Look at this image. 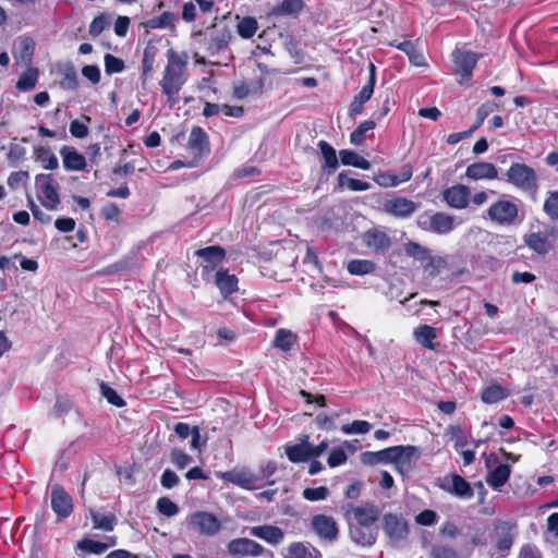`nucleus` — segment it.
Instances as JSON below:
<instances>
[{
	"label": "nucleus",
	"instance_id": "f257e3e1",
	"mask_svg": "<svg viewBox=\"0 0 558 558\" xmlns=\"http://www.w3.org/2000/svg\"><path fill=\"white\" fill-rule=\"evenodd\" d=\"M168 63L163 71V77L160 82L162 93L167 97V101L171 107L180 100V90L186 78L184 77V69L187 64V54L177 53L173 49L167 52Z\"/></svg>",
	"mask_w": 558,
	"mask_h": 558
},
{
	"label": "nucleus",
	"instance_id": "f03ea898",
	"mask_svg": "<svg viewBox=\"0 0 558 558\" xmlns=\"http://www.w3.org/2000/svg\"><path fill=\"white\" fill-rule=\"evenodd\" d=\"M194 36L202 37L201 45L209 56L226 51L232 39V32L228 26H214L205 32H197Z\"/></svg>",
	"mask_w": 558,
	"mask_h": 558
},
{
	"label": "nucleus",
	"instance_id": "7ed1b4c3",
	"mask_svg": "<svg viewBox=\"0 0 558 558\" xmlns=\"http://www.w3.org/2000/svg\"><path fill=\"white\" fill-rule=\"evenodd\" d=\"M420 229L437 234H447L456 227L454 217L445 213L420 215L416 219Z\"/></svg>",
	"mask_w": 558,
	"mask_h": 558
},
{
	"label": "nucleus",
	"instance_id": "20e7f679",
	"mask_svg": "<svg viewBox=\"0 0 558 558\" xmlns=\"http://www.w3.org/2000/svg\"><path fill=\"white\" fill-rule=\"evenodd\" d=\"M507 181L523 191L537 189V175L535 170L525 163H512L508 169Z\"/></svg>",
	"mask_w": 558,
	"mask_h": 558
},
{
	"label": "nucleus",
	"instance_id": "39448f33",
	"mask_svg": "<svg viewBox=\"0 0 558 558\" xmlns=\"http://www.w3.org/2000/svg\"><path fill=\"white\" fill-rule=\"evenodd\" d=\"M37 192L40 194L41 205L48 210H56L60 205V197L57 190V183L52 174L40 173L35 178Z\"/></svg>",
	"mask_w": 558,
	"mask_h": 558
},
{
	"label": "nucleus",
	"instance_id": "423d86ee",
	"mask_svg": "<svg viewBox=\"0 0 558 558\" xmlns=\"http://www.w3.org/2000/svg\"><path fill=\"white\" fill-rule=\"evenodd\" d=\"M379 509L372 502H365L361 506L348 505L344 508V515L350 521L354 519L355 523L350 525H375L379 519Z\"/></svg>",
	"mask_w": 558,
	"mask_h": 558
},
{
	"label": "nucleus",
	"instance_id": "0eeeda50",
	"mask_svg": "<svg viewBox=\"0 0 558 558\" xmlns=\"http://www.w3.org/2000/svg\"><path fill=\"white\" fill-rule=\"evenodd\" d=\"M436 485L442 490L461 499H471L474 490L469 482L459 474H450L437 480Z\"/></svg>",
	"mask_w": 558,
	"mask_h": 558
},
{
	"label": "nucleus",
	"instance_id": "6e6552de",
	"mask_svg": "<svg viewBox=\"0 0 558 558\" xmlns=\"http://www.w3.org/2000/svg\"><path fill=\"white\" fill-rule=\"evenodd\" d=\"M199 258V266L202 267V276H208L222 263L226 257V250L219 245H210L199 248L195 252Z\"/></svg>",
	"mask_w": 558,
	"mask_h": 558
},
{
	"label": "nucleus",
	"instance_id": "1a4fd4ad",
	"mask_svg": "<svg viewBox=\"0 0 558 558\" xmlns=\"http://www.w3.org/2000/svg\"><path fill=\"white\" fill-rule=\"evenodd\" d=\"M518 206L506 199L494 203L487 210L490 220L501 226L513 225L518 217Z\"/></svg>",
	"mask_w": 558,
	"mask_h": 558
},
{
	"label": "nucleus",
	"instance_id": "9d476101",
	"mask_svg": "<svg viewBox=\"0 0 558 558\" xmlns=\"http://www.w3.org/2000/svg\"><path fill=\"white\" fill-rule=\"evenodd\" d=\"M496 537V548L500 557L508 556L517 535V524L509 521H498L494 529Z\"/></svg>",
	"mask_w": 558,
	"mask_h": 558
},
{
	"label": "nucleus",
	"instance_id": "9b49d317",
	"mask_svg": "<svg viewBox=\"0 0 558 558\" xmlns=\"http://www.w3.org/2000/svg\"><path fill=\"white\" fill-rule=\"evenodd\" d=\"M390 451H392L390 463H393L402 474L409 472L413 460L420 458V450L415 446H393L390 447Z\"/></svg>",
	"mask_w": 558,
	"mask_h": 558
},
{
	"label": "nucleus",
	"instance_id": "f8f14e48",
	"mask_svg": "<svg viewBox=\"0 0 558 558\" xmlns=\"http://www.w3.org/2000/svg\"><path fill=\"white\" fill-rule=\"evenodd\" d=\"M218 477L247 490L256 489L258 487L257 483L259 482V477L248 469H233L221 472Z\"/></svg>",
	"mask_w": 558,
	"mask_h": 558
},
{
	"label": "nucleus",
	"instance_id": "ddd939ff",
	"mask_svg": "<svg viewBox=\"0 0 558 558\" xmlns=\"http://www.w3.org/2000/svg\"><path fill=\"white\" fill-rule=\"evenodd\" d=\"M383 522L384 532L393 545L407 538L409 526L403 518L393 513H386Z\"/></svg>",
	"mask_w": 558,
	"mask_h": 558
},
{
	"label": "nucleus",
	"instance_id": "4468645a",
	"mask_svg": "<svg viewBox=\"0 0 558 558\" xmlns=\"http://www.w3.org/2000/svg\"><path fill=\"white\" fill-rule=\"evenodd\" d=\"M51 508L58 520L68 518L73 511L72 497L59 484L51 488Z\"/></svg>",
	"mask_w": 558,
	"mask_h": 558
},
{
	"label": "nucleus",
	"instance_id": "2eb2a0df",
	"mask_svg": "<svg viewBox=\"0 0 558 558\" xmlns=\"http://www.w3.org/2000/svg\"><path fill=\"white\" fill-rule=\"evenodd\" d=\"M190 523L204 535H216L220 529L221 523L218 518L206 511H196L190 517Z\"/></svg>",
	"mask_w": 558,
	"mask_h": 558
},
{
	"label": "nucleus",
	"instance_id": "dca6fc26",
	"mask_svg": "<svg viewBox=\"0 0 558 558\" xmlns=\"http://www.w3.org/2000/svg\"><path fill=\"white\" fill-rule=\"evenodd\" d=\"M187 148L191 154L198 159L209 155L210 145L207 133L201 126H194L191 130L187 141Z\"/></svg>",
	"mask_w": 558,
	"mask_h": 558
},
{
	"label": "nucleus",
	"instance_id": "f3484780",
	"mask_svg": "<svg viewBox=\"0 0 558 558\" xmlns=\"http://www.w3.org/2000/svg\"><path fill=\"white\" fill-rule=\"evenodd\" d=\"M442 196L449 207L464 209L469 206L471 190L464 184H456L446 189Z\"/></svg>",
	"mask_w": 558,
	"mask_h": 558
},
{
	"label": "nucleus",
	"instance_id": "a211bd4d",
	"mask_svg": "<svg viewBox=\"0 0 558 558\" xmlns=\"http://www.w3.org/2000/svg\"><path fill=\"white\" fill-rule=\"evenodd\" d=\"M312 527L325 541L333 542L338 537V526L332 517L316 514L312 518Z\"/></svg>",
	"mask_w": 558,
	"mask_h": 558
},
{
	"label": "nucleus",
	"instance_id": "6ab92c4d",
	"mask_svg": "<svg viewBox=\"0 0 558 558\" xmlns=\"http://www.w3.org/2000/svg\"><path fill=\"white\" fill-rule=\"evenodd\" d=\"M417 207L416 203L405 197H395L384 203V210L397 218H409Z\"/></svg>",
	"mask_w": 558,
	"mask_h": 558
},
{
	"label": "nucleus",
	"instance_id": "aec40b11",
	"mask_svg": "<svg viewBox=\"0 0 558 558\" xmlns=\"http://www.w3.org/2000/svg\"><path fill=\"white\" fill-rule=\"evenodd\" d=\"M228 550L233 556L258 557L264 553V547L250 538H235L228 544Z\"/></svg>",
	"mask_w": 558,
	"mask_h": 558
},
{
	"label": "nucleus",
	"instance_id": "412c9836",
	"mask_svg": "<svg viewBox=\"0 0 558 558\" xmlns=\"http://www.w3.org/2000/svg\"><path fill=\"white\" fill-rule=\"evenodd\" d=\"M452 57L462 80H470L477 63V54L472 51L456 49Z\"/></svg>",
	"mask_w": 558,
	"mask_h": 558
},
{
	"label": "nucleus",
	"instance_id": "4be33fe9",
	"mask_svg": "<svg viewBox=\"0 0 558 558\" xmlns=\"http://www.w3.org/2000/svg\"><path fill=\"white\" fill-rule=\"evenodd\" d=\"M363 242L368 248H372L375 253H384L392 244L389 235L386 232L378 229L367 230L363 234Z\"/></svg>",
	"mask_w": 558,
	"mask_h": 558
},
{
	"label": "nucleus",
	"instance_id": "5701e85b",
	"mask_svg": "<svg viewBox=\"0 0 558 558\" xmlns=\"http://www.w3.org/2000/svg\"><path fill=\"white\" fill-rule=\"evenodd\" d=\"M250 535L258 537L270 545H278L284 538V532L282 529L275 525H256L248 527Z\"/></svg>",
	"mask_w": 558,
	"mask_h": 558
},
{
	"label": "nucleus",
	"instance_id": "b1692460",
	"mask_svg": "<svg viewBox=\"0 0 558 558\" xmlns=\"http://www.w3.org/2000/svg\"><path fill=\"white\" fill-rule=\"evenodd\" d=\"M465 177L470 180H494L498 177L497 168L485 161L474 162L468 166Z\"/></svg>",
	"mask_w": 558,
	"mask_h": 558
},
{
	"label": "nucleus",
	"instance_id": "393cba45",
	"mask_svg": "<svg viewBox=\"0 0 558 558\" xmlns=\"http://www.w3.org/2000/svg\"><path fill=\"white\" fill-rule=\"evenodd\" d=\"M63 167L68 171H83L86 169L87 162L85 157L80 154L73 146H63L60 149Z\"/></svg>",
	"mask_w": 558,
	"mask_h": 558
},
{
	"label": "nucleus",
	"instance_id": "a878e982",
	"mask_svg": "<svg viewBox=\"0 0 558 558\" xmlns=\"http://www.w3.org/2000/svg\"><path fill=\"white\" fill-rule=\"evenodd\" d=\"M352 541L362 546H372L377 538L378 529L376 525H350Z\"/></svg>",
	"mask_w": 558,
	"mask_h": 558
},
{
	"label": "nucleus",
	"instance_id": "bb28decb",
	"mask_svg": "<svg viewBox=\"0 0 558 558\" xmlns=\"http://www.w3.org/2000/svg\"><path fill=\"white\" fill-rule=\"evenodd\" d=\"M238 282L235 275H230L227 269L220 268L215 275V283L223 298H228L238 290Z\"/></svg>",
	"mask_w": 558,
	"mask_h": 558
},
{
	"label": "nucleus",
	"instance_id": "cd10ccee",
	"mask_svg": "<svg viewBox=\"0 0 558 558\" xmlns=\"http://www.w3.org/2000/svg\"><path fill=\"white\" fill-rule=\"evenodd\" d=\"M438 336V330L429 325H420L413 331L415 341L425 349L436 350L434 340Z\"/></svg>",
	"mask_w": 558,
	"mask_h": 558
},
{
	"label": "nucleus",
	"instance_id": "c85d7f7f",
	"mask_svg": "<svg viewBox=\"0 0 558 558\" xmlns=\"http://www.w3.org/2000/svg\"><path fill=\"white\" fill-rule=\"evenodd\" d=\"M310 450L311 444L308 442V436L305 435L301 442L287 446L286 454L291 462L300 463L311 460Z\"/></svg>",
	"mask_w": 558,
	"mask_h": 558
},
{
	"label": "nucleus",
	"instance_id": "c756f323",
	"mask_svg": "<svg viewBox=\"0 0 558 558\" xmlns=\"http://www.w3.org/2000/svg\"><path fill=\"white\" fill-rule=\"evenodd\" d=\"M511 466L508 464H498L486 475V483L495 490H499L509 480Z\"/></svg>",
	"mask_w": 558,
	"mask_h": 558
},
{
	"label": "nucleus",
	"instance_id": "7c9ffc66",
	"mask_svg": "<svg viewBox=\"0 0 558 558\" xmlns=\"http://www.w3.org/2000/svg\"><path fill=\"white\" fill-rule=\"evenodd\" d=\"M318 147L323 156L322 169L325 173L331 174L339 167L336 149L326 141H319Z\"/></svg>",
	"mask_w": 558,
	"mask_h": 558
},
{
	"label": "nucleus",
	"instance_id": "2f4dec72",
	"mask_svg": "<svg viewBox=\"0 0 558 558\" xmlns=\"http://www.w3.org/2000/svg\"><path fill=\"white\" fill-rule=\"evenodd\" d=\"M525 244L539 255H546L553 248L548 236L542 232H533L524 236Z\"/></svg>",
	"mask_w": 558,
	"mask_h": 558
},
{
	"label": "nucleus",
	"instance_id": "473e14b6",
	"mask_svg": "<svg viewBox=\"0 0 558 558\" xmlns=\"http://www.w3.org/2000/svg\"><path fill=\"white\" fill-rule=\"evenodd\" d=\"M284 558H322V554L310 544L294 542L289 545Z\"/></svg>",
	"mask_w": 558,
	"mask_h": 558
},
{
	"label": "nucleus",
	"instance_id": "72a5a7b5",
	"mask_svg": "<svg viewBox=\"0 0 558 558\" xmlns=\"http://www.w3.org/2000/svg\"><path fill=\"white\" fill-rule=\"evenodd\" d=\"M59 73L62 78L60 81V87L65 90H75L78 87V76L74 65L68 62L60 66Z\"/></svg>",
	"mask_w": 558,
	"mask_h": 558
},
{
	"label": "nucleus",
	"instance_id": "f704fd0d",
	"mask_svg": "<svg viewBox=\"0 0 558 558\" xmlns=\"http://www.w3.org/2000/svg\"><path fill=\"white\" fill-rule=\"evenodd\" d=\"M303 0H282L274 7L271 14L275 16L298 15L304 8Z\"/></svg>",
	"mask_w": 558,
	"mask_h": 558
},
{
	"label": "nucleus",
	"instance_id": "c9c22d12",
	"mask_svg": "<svg viewBox=\"0 0 558 558\" xmlns=\"http://www.w3.org/2000/svg\"><path fill=\"white\" fill-rule=\"evenodd\" d=\"M35 160L40 162L46 170H54L59 167L57 156L49 147L39 146L34 149Z\"/></svg>",
	"mask_w": 558,
	"mask_h": 558
},
{
	"label": "nucleus",
	"instance_id": "e433bc0d",
	"mask_svg": "<svg viewBox=\"0 0 558 558\" xmlns=\"http://www.w3.org/2000/svg\"><path fill=\"white\" fill-rule=\"evenodd\" d=\"M339 156L344 166H352L363 170H368L371 168V162L353 150L341 149L339 151Z\"/></svg>",
	"mask_w": 558,
	"mask_h": 558
},
{
	"label": "nucleus",
	"instance_id": "4c0bfd02",
	"mask_svg": "<svg viewBox=\"0 0 558 558\" xmlns=\"http://www.w3.org/2000/svg\"><path fill=\"white\" fill-rule=\"evenodd\" d=\"M295 342H296V336L292 331L284 329V328L278 329L276 331V336L274 339L275 348H277L283 352H288L292 349V347L295 344Z\"/></svg>",
	"mask_w": 558,
	"mask_h": 558
},
{
	"label": "nucleus",
	"instance_id": "58836bf2",
	"mask_svg": "<svg viewBox=\"0 0 558 558\" xmlns=\"http://www.w3.org/2000/svg\"><path fill=\"white\" fill-rule=\"evenodd\" d=\"M90 518L93 521L94 529L104 530L110 532L117 524V518L112 513H100L98 511H90Z\"/></svg>",
	"mask_w": 558,
	"mask_h": 558
},
{
	"label": "nucleus",
	"instance_id": "ea45409f",
	"mask_svg": "<svg viewBox=\"0 0 558 558\" xmlns=\"http://www.w3.org/2000/svg\"><path fill=\"white\" fill-rule=\"evenodd\" d=\"M390 447L379 451H366L361 456V460L364 464L376 465L379 463H390L391 460Z\"/></svg>",
	"mask_w": 558,
	"mask_h": 558
},
{
	"label": "nucleus",
	"instance_id": "a19ab883",
	"mask_svg": "<svg viewBox=\"0 0 558 558\" xmlns=\"http://www.w3.org/2000/svg\"><path fill=\"white\" fill-rule=\"evenodd\" d=\"M38 70L36 68H28L27 71L21 74L16 82V88L22 92H28L35 88L38 81Z\"/></svg>",
	"mask_w": 558,
	"mask_h": 558
},
{
	"label": "nucleus",
	"instance_id": "79ce46f5",
	"mask_svg": "<svg viewBox=\"0 0 558 558\" xmlns=\"http://www.w3.org/2000/svg\"><path fill=\"white\" fill-rule=\"evenodd\" d=\"M178 17L172 12H163L159 16H155L149 19L146 22V26L153 29L157 28H173L175 26V22Z\"/></svg>",
	"mask_w": 558,
	"mask_h": 558
},
{
	"label": "nucleus",
	"instance_id": "37998d69",
	"mask_svg": "<svg viewBox=\"0 0 558 558\" xmlns=\"http://www.w3.org/2000/svg\"><path fill=\"white\" fill-rule=\"evenodd\" d=\"M482 401L487 404L499 402L508 397L507 390L500 385H490L482 391Z\"/></svg>",
	"mask_w": 558,
	"mask_h": 558
},
{
	"label": "nucleus",
	"instance_id": "c03bdc74",
	"mask_svg": "<svg viewBox=\"0 0 558 558\" xmlns=\"http://www.w3.org/2000/svg\"><path fill=\"white\" fill-rule=\"evenodd\" d=\"M348 271L354 276L372 274L376 269V264L368 259H353L347 266Z\"/></svg>",
	"mask_w": 558,
	"mask_h": 558
},
{
	"label": "nucleus",
	"instance_id": "a18cd8bd",
	"mask_svg": "<svg viewBox=\"0 0 558 558\" xmlns=\"http://www.w3.org/2000/svg\"><path fill=\"white\" fill-rule=\"evenodd\" d=\"M338 185L340 189H348L356 192L367 191L371 189V184L368 182L349 178L344 172L339 173Z\"/></svg>",
	"mask_w": 558,
	"mask_h": 558
},
{
	"label": "nucleus",
	"instance_id": "49530a36",
	"mask_svg": "<svg viewBox=\"0 0 558 558\" xmlns=\"http://www.w3.org/2000/svg\"><path fill=\"white\" fill-rule=\"evenodd\" d=\"M258 29L257 21L254 17L246 16L239 21L236 25L238 34L244 38H252Z\"/></svg>",
	"mask_w": 558,
	"mask_h": 558
},
{
	"label": "nucleus",
	"instance_id": "de8ad7c7",
	"mask_svg": "<svg viewBox=\"0 0 558 558\" xmlns=\"http://www.w3.org/2000/svg\"><path fill=\"white\" fill-rule=\"evenodd\" d=\"M396 47L405 52L410 59V62L416 66H421L424 64V57L420 53L412 41L404 40L396 45Z\"/></svg>",
	"mask_w": 558,
	"mask_h": 558
},
{
	"label": "nucleus",
	"instance_id": "09e8293b",
	"mask_svg": "<svg viewBox=\"0 0 558 558\" xmlns=\"http://www.w3.org/2000/svg\"><path fill=\"white\" fill-rule=\"evenodd\" d=\"M404 252L408 256L421 262H424L430 255V251L427 247L412 241L404 244Z\"/></svg>",
	"mask_w": 558,
	"mask_h": 558
},
{
	"label": "nucleus",
	"instance_id": "8fccbe9b",
	"mask_svg": "<svg viewBox=\"0 0 558 558\" xmlns=\"http://www.w3.org/2000/svg\"><path fill=\"white\" fill-rule=\"evenodd\" d=\"M375 122L373 120H366L362 122L350 135L351 144L360 146L365 140V133L375 129Z\"/></svg>",
	"mask_w": 558,
	"mask_h": 558
},
{
	"label": "nucleus",
	"instance_id": "3c124183",
	"mask_svg": "<svg viewBox=\"0 0 558 558\" xmlns=\"http://www.w3.org/2000/svg\"><path fill=\"white\" fill-rule=\"evenodd\" d=\"M544 213L551 219H558V191H549L543 206Z\"/></svg>",
	"mask_w": 558,
	"mask_h": 558
},
{
	"label": "nucleus",
	"instance_id": "603ef678",
	"mask_svg": "<svg viewBox=\"0 0 558 558\" xmlns=\"http://www.w3.org/2000/svg\"><path fill=\"white\" fill-rule=\"evenodd\" d=\"M77 547L84 551L100 555L105 553L110 545L90 538H84L77 543Z\"/></svg>",
	"mask_w": 558,
	"mask_h": 558
},
{
	"label": "nucleus",
	"instance_id": "864d4df0",
	"mask_svg": "<svg viewBox=\"0 0 558 558\" xmlns=\"http://www.w3.org/2000/svg\"><path fill=\"white\" fill-rule=\"evenodd\" d=\"M134 258L125 257L112 265L107 266L104 270H101L102 275H114L119 272L129 271L134 267Z\"/></svg>",
	"mask_w": 558,
	"mask_h": 558
},
{
	"label": "nucleus",
	"instance_id": "5fc2aeb1",
	"mask_svg": "<svg viewBox=\"0 0 558 558\" xmlns=\"http://www.w3.org/2000/svg\"><path fill=\"white\" fill-rule=\"evenodd\" d=\"M278 466L275 461H266L265 463H262L258 469V474H256L259 477V481H265L267 485L275 484V481L271 480V476L277 472Z\"/></svg>",
	"mask_w": 558,
	"mask_h": 558
},
{
	"label": "nucleus",
	"instance_id": "6e6d98bb",
	"mask_svg": "<svg viewBox=\"0 0 558 558\" xmlns=\"http://www.w3.org/2000/svg\"><path fill=\"white\" fill-rule=\"evenodd\" d=\"M372 429V424L367 421H361L356 420L353 421L351 424H343L341 426L342 433L350 435V434H366Z\"/></svg>",
	"mask_w": 558,
	"mask_h": 558
},
{
	"label": "nucleus",
	"instance_id": "4d7b16f0",
	"mask_svg": "<svg viewBox=\"0 0 558 558\" xmlns=\"http://www.w3.org/2000/svg\"><path fill=\"white\" fill-rule=\"evenodd\" d=\"M100 391L102 397L106 398L110 404L118 408L125 405V401L117 393V391L104 381L100 383Z\"/></svg>",
	"mask_w": 558,
	"mask_h": 558
},
{
	"label": "nucleus",
	"instance_id": "13d9d810",
	"mask_svg": "<svg viewBox=\"0 0 558 558\" xmlns=\"http://www.w3.org/2000/svg\"><path fill=\"white\" fill-rule=\"evenodd\" d=\"M497 108L498 105L494 101L484 102L481 107H478L476 110V121L473 124V130H477L483 124L484 120Z\"/></svg>",
	"mask_w": 558,
	"mask_h": 558
},
{
	"label": "nucleus",
	"instance_id": "bf43d9fd",
	"mask_svg": "<svg viewBox=\"0 0 558 558\" xmlns=\"http://www.w3.org/2000/svg\"><path fill=\"white\" fill-rule=\"evenodd\" d=\"M157 510L166 517H174L179 513V507L168 497H160L157 500Z\"/></svg>",
	"mask_w": 558,
	"mask_h": 558
},
{
	"label": "nucleus",
	"instance_id": "052dcab7",
	"mask_svg": "<svg viewBox=\"0 0 558 558\" xmlns=\"http://www.w3.org/2000/svg\"><path fill=\"white\" fill-rule=\"evenodd\" d=\"M302 495L308 501H319L325 500L329 496V489L326 486L305 488Z\"/></svg>",
	"mask_w": 558,
	"mask_h": 558
},
{
	"label": "nucleus",
	"instance_id": "680f3d73",
	"mask_svg": "<svg viewBox=\"0 0 558 558\" xmlns=\"http://www.w3.org/2000/svg\"><path fill=\"white\" fill-rule=\"evenodd\" d=\"M19 49H20V58H21V60L24 63H26V64H31L32 63V59H33V53H34V41H33V39H31V38H23L20 41Z\"/></svg>",
	"mask_w": 558,
	"mask_h": 558
},
{
	"label": "nucleus",
	"instance_id": "e2e57ef3",
	"mask_svg": "<svg viewBox=\"0 0 558 558\" xmlns=\"http://www.w3.org/2000/svg\"><path fill=\"white\" fill-rule=\"evenodd\" d=\"M105 70L107 74L120 73L124 70L123 60L107 53L105 56Z\"/></svg>",
	"mask_w": 558,
	"mask_h": 558
},
{
	"label": "nucleus",
	"instance_id": "0e129e2a",
	"mask_svg": "<svg viewBox=\"0 0 558 558\" xmlns=\"http://www.w3.org/2000/svg\"><path fill=\"white\" fill-rule=\"evenodd\" d=\"M170 460L179 470H183L192 462V457L182 450L173 449L170 453Z\"/></svg>",
	"mask_w": 558,
	"mask_h": 558
},
{
	"label": "nucleus",
	"instance_id": "69168bd1",
	"mask_svg": "<svg viewBox=\"0 0 558 558\" xmlns=\"http://www.w3.org/2000/svg\"><path fill=\"white\" fill-rule=\"evenodd\" d=\"M109 25V19L105 14L96 16L89 25V34L93 37L99 36L104 29Z\"/></svg>",
	"mask_w": 558,
	"mask_h": 558
},
{
	"label": "nucleus",
	"instance_id": "338daca9",
	"mask_svg": "<svg viewBox=\"0 0 558 558\" xmlns=\"http://www.w3.org/2000/svg\"><path fill=\"white\" fill-rule=\"evenodd\" d=\"M432 558H459L458 553L450 546L436 545L430 551Z\"/></svg>",
	"mask_w": 558,
	"mask_h": 558
},
{
	"label": "nucleus",
	"instance_id": "774afa93",
	"mask_svg": "<svg viewBox=\"0 0 558 558\" xmlns=\"http://www.w3.org/2000/svg\"><path fill=\"white\" fill-rule=\"evenodd\" d=\"M424 262H426L423 265L424 271H426L429 276H436L445 264L441 257H434L432 255H429V257Z\"/></svg>",
	"mask_w": 558,
	"mask_h": 558
}]
</instances>
